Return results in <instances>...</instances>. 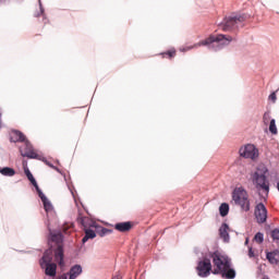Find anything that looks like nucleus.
I'll list each match as a JSON object with an SVG mask.
<instances>
[{"mask_svg": "<svg viewBox=\"0 0 279 279\" xmlns=\"http://www.w3.org/2000/svg\"><path fill=\"white\" fill-rule=\"evenodd\" d=\"M255 217L257 219V223H265V221H267V207H265V204L259 203L256 205Z\"/></svg>", "mask_w": 279, "mask_h": 279, "instance_id": "nucleus-10", "label": "nucleus"}, {"mask_svg": "<svg viewBox=\"0 0 279 279\" xmlns=\"http://www.w3.org/2000/svg\"><path fill=\"white\" fill-rule=\"evenodd\" d=\"M209 258L213 263V271L214 276H221L225 279H235L236 270L232 267V258H230L227 254L221 253L219 251L210 252Z\"/></svg>", "mask_w": 279, "mask_h": 279, "instance_id": "nucleus-1", "label": "nucleus"}, {"mask_svg": "<svg viewBox=\"0 0 279 279\" xmlns=\"http://www.w3.org/2000/svg\"><path fill=\"white\" fill-rule=\"evenodd\" d=\"M269 121V113H264V123Z\"/></svg>", "mask_w": 279, "mask_h": 279, "instance_id": "nucleus-34", "label": "nucleus"}, {"mask_svg": "<svg viewBox=\"0 0 279 279\" xmlns=\"http://www.w3.org/2000/svg\"><path fill=\"white\" fill-rule=\"evenodd\" d=\"M267 168H263V170H258L253 175V181L256 184V189H262V191H265L266 193H269V180H267Z\"/></svg>", "mask_w": 279, "mask_h": 279, "instance_id": "nucleus-5", "label": "nucleus"}, {"mask_svg": "<svg viewBox=\"0 0 279 279\" xmlns=\"http://www.w3.org/2000/svg\"><path fill=\"white\" fill-rule=\"evenodd\" d=\"M114 229L118 230V232H130L132 230V222H118L114 225Z\"/></svg>", "mask_w": 279, "mask_h": 279, "instance_id": "nucleus-19", "label": "nucleus"}, {"mask_svg": "<svg viewBox=\"0 0 279 279\" xmlns=\"http://www.w3.org/2000/svg\"><path fill=\"white\" fill-rule=\"evenodd\" d=\"M45 223L49 232L48 241H51L52 243H57V247L58 245H62V243L64 242V235L62 234V231H52L49 220H47Z\"/></svg>", "mask_w": 279, "mask_h": 279, "instance_id": "nucleus-9", "label": "nucleus"}, {"mask_svg": "<svg viewBox=\"0 0 279 279\" xmlns=\"http://www.w3.org/2000/svg\"><path fill=\"white\" fill-rule=\"evenodd\" d=\"M269 132L271 134H278V128L276 126V119L270 120Z\"/></svg>", "mask_w": 279, "mask_h": 279, "instance_id": "nucleus-24", "label": "nucleus"}, {"mask_svg": "<svg viewBox=\"0 0 279 279\" xmlns=\"http://www.w3.org/2000/svg\"><path fill=\"white\" fill-rule=\"evenodd\" d=\"M219 213L221 217H228V213H230V205L228 203H222L219 207Z\"/></svg>", "mask_w": 279, "mask_h": 279, "instance_id": "nucleus-22", "label": "nucleus"}, {"mask_svg": "<svg viewBox=\"0 0 279 279\" xmlns=\"http://www.w3.org/2000/svg\"><path fill=\"white\" fill-rule=\"evenodd\" d=\"M0 1H5V0H0Z\"/></svg>", "mask_w": 279, "mask_h": 279, "instance_id": "nucleus-38", "label": "nucleus"}, {"mask_svg": "<svg viewBox=\"0 0 279 279\" xmlns=\"http://www.w3.org/2000/svg\"><path fill=\"white\" fill-rule=\"evenodd\" d=\"M89 227L90 228H96V232H97L98 236H108V234H112L111 229L97 226V222L92 221Z\"/></svg>", "mask_w": 279, "mask_h": 279, "instance_id": "nucleus-17", "label": "nucleus"}, {"mask_svg": "<svg viewBox=\"0 0 279 279\" xmlns=\"http://www.w3.org/2000/svg\"><path fill=\"white\" fill-rule=\"evenodd\" d=\"M271 238L274 241H279V228H276L271 231Z\"/></svg>", "mask_w": 279, "mask_h": 279, "instance_id": "nucleus-28", "label": "nucleus"}, {"mask_svg": "<svg viewBox=\"0 0 279 279\" xmlns=\"http://www.w3.org/2000/svg\"><path fill=\"white\" fill-rule=\"evenodd\" d=\"M40 267L49 278H56L58 274V265L53 263V251L47 250L39 259Z\"/></svg>", "mask_w": 279, "mask_h": 279, "instance_id": "nucleus-4", "label": "nucleus"}, {"mask_svg": "<svg viewBox=\"0 0 279 279\" xmlns=\"http://www.w3.org/2000/svg\"><path fill=\"white\" fill-rule=\"evenodd\" d=\"M162 56H168V58H173V56H175V50H169L166 53H163Z\"/></svg>", "mask_w": 279, "mask_h": 279, "instance_id": "nucleus-29", "label": "nucleus"}, {"mask_svg": "<svg viewBox=\"0 0 279 279\" xmlns=\"http://www.w3.org/2000/svg\"><path fill=\"white\" fill-rule=\"evenodd\" d=\"M43 162H45V165H47V167H50V169H54V171L60 172V169H58V167L53 166V163L49 162L46 158L41 159Z\"/></svg>", "mask_w": 279, "mask_h": 279, "instance_id": "nucleus-27", "label": "nucleus"}, {"mask_svg": "<svg viewBox=\"0 0 279 279\" xmlns=\"http://www.w3.org/2000/svg\"><path fill=\"white\" fill-rule=\"evenodd\" d=\"M219 235L225 243H230V226H228V223L223 222L221 225V227L219 228Z\"/></svg>", "mask_w": 279, "mask_h": 279, "instance_id": "nucleus-15", "label": "nucleus"}, {"mask_svg": "<svg viewBox=\"0 0 279 279\" xmlns=\"http://www.w3.org/2000/svg\"><path fill=\"white\" fill-rule=\"evenodd\" d=\"M53 256H54V260L58 263L59 267H64V245L63 244H59L53 250Z\"/></svg>", "mask_w": 279, "mask_h": 279, "instance_id": "nucleus-14", "label": "nucleus"}, {"mask_svg": "<svg viewBox=\"0 0 279 279\" xmlns=\"http://www.w3.org/2000/svg\"><path fill=\"white\" fill-rule=\"evenodd\" d=\"M197 276L199 278H208L213 274V263L210 257L205 256L197 262L196 266Z\"/></svg>", "mask_w": 279, "mask_h": 279, "instance_id": "nucleus-6", "label": "nucleus"}, {"mask_svg": "<svg viewBox=\"0 0 279 279\" xmlns=\"http://www.w3.org/2000/svg\"><path fill=\"white\" fill-rule=\"evenodd\" d=\"M247 243H250V239L246 238L245 245H247Z\"/></svg>", "mask_w": 279, "mask_h": 279, "instance_id": "nucleus-35", "label": "nucleus"}, {"mask_svg": "<svg viewBox=\"0 0 279 279\" xmlns=\"http://www.w3.org/2000/svg\"><path fill=\"white\" fill-rule=\"evenodd\" d=\"M59 279H71L69 272L68 274H63L59 277Z\"/></svg>", "mask_w": 279, "mask_h": 279, "instance_id": "nucleus-32", "label": "nucleus"}, {"mask_svg": "<svg viewBox=\"0 0 279 279\" xmlns=\"http://www.w3.org/2000/svg\"><path fill=\"white\" fill-rule=\"evenodd\" d=\"M11 143H25V134L19 130H13L10 135Z\"/></svg>", "mask_w": 279, "mask_h": 279, "instance_id": "nucleus-16", "label": "nucleus"}, {"mask_svg": "<svg viewBox=\"0 0 279 279\" xmlns=\"http://www.w3.org/2000/svg\"><path fill=\"white\" fill-rule=\"evenodd\" d=\"M248 19L250 15L245 13L227 16L221 23L218 24V27L219 29H222V32H234V29L243 27L244 23Z\"/></svg>", "mask_w": 279, "mask_h": 279, "instance_id": "nucleus-3", "label": "nucleus"}, {"mask_svg": "<svg viewBox=\"0 0 279 279\" xmlns=\"http://www.w3.org/2000/svg\"><path fill=\"white\" fill-rule=\"evenodd\" d=\"M112 279H121V276H116Z\"/></svg>", "mask_w": 279, "mask_h": 279, "instance_id": "nucleus-36", "label": "nucleus"}, {"mask_svg": "<svg viewBox=\"0 0 279 279\" xmlns=\"http://www.w3.org/2000/svg\"><path fill=\"white\" fill-rule=\"evenodd\" d=\"M268 99H270V101H272L274 104H276V99H277V97H276V92H272V93L269 95Z\"/></svg>", "mask_w": 279, "mask_h": 279, "instance_id": "nucleus-30", "label": "nucleus"}, {"mask_svg": "<svg viewBox=\"0 0 279 279\" xmlns=\"http://www.w3.org/2000/svg\"><path fill=\"white\" fill-rule=\"evenodd\" d=\"M34 187L37 191L38 197L41 199V202L44 204V208H45L46 213H49V210H53V205L51 204L49 198H47L45 193H43V190H40V186H38V183L36 185H34Z\"/></svg>", "mask_w": 279, "mask_h": 279, "instance_id": "nucleus-12", "label": "nucleus"}, {"mask_svg": "<svg viewBox=\"0 0 279 279\" xmlns=\"http://www.w3.org/2000/svg\"><path fill=\"white\" fill-rule=\"evenodd\" d=\"M232 41V36L218 34V35H210L208 38L194 44L193 46H185L180 48V51L183 53L186 51H191V49H198V47H207L209 51H221L223 47H228Z\"/></svg>", "mask_w": 279, "mask_h": 279, "instance_id": "nucleus-2", "label": "nucleus"}, {"mask_svg": "<svg viewBox=\"0 0 279 279\" xmlns=\"http://www.w3.org/2000/svg\"><path fill=\"white\" fill-rule=\"evenodd\" d=\"M38 4H39V12L35 13L36 19H38V17L43 16V14H45V8L43 7V1L38 0Z\"/></svg>", "mask_w": 279, "mask_h": 279, "instance_id": "nucleus-25", "label": "nucleus"}, {"mask_svg": "<svg viewBox=\"0 0 279 279\" xmlns=\"http://www.w3.org/2000/svg\"><path fill=\"white\" fill-rule=\"evenodd\" d=\"M20 154L23 158H31L33 160L40 159L36 151H34V146L27 140H25L24 144L20 147Z\"/></svg>", "mask_w": 279, "mask_h": 279, "instance_id": "nucleus-8", "label": "nucleus"}, {"mask_svg": "<svg viewBox=\"0 0 279 279\" xmlns=\"http://www.w3.org/2000/svg\"><path fill=\"white\" fill-rule=\"evenodd\" d=\"M248 257L254 258V250L252 248V246L248 247Z\"/></svg>", "mask_w": 279, "mask_h": 279, "instance_id": "nucleus-31", "label": "nucleus"}, {"mask_svg": "<svg viewBox=\"0 0 279 279\" xmlns=\"http://www.w3.org/2000/svg\"><path fill=\"white\" fill-rule=\"evenodd\" d=\"M0 173L5 178H14V175H16V170H14V168L3 167L0 169Z\"/></svg>", "mask_w": 279, "mask_h": 279, "instance_id": "nucleus-21", "label": "nucleus"}, {"mask_svg": "<svg viewBox=\"0 0 279 279\" xmlns=\"http://www.w3.org/2000/svg\"><path fill=\"white\" fill-rule=\"evenodd\" d=\"M1 128H2V126H1V122H0V130H1Z\"/></svg>", "mask_w": 279, "mask_h": 279, "instance_id": "nucleus-37", "label": "nucleus"}, {"mask_svg": "<svg viewBox=\"0 0 279 279\" xmlns=\"http://www.w3.org/2000/svg\"><path fill=\"white\" fill-rule=\"evenodd\" d=\"M239 154L242 158H251L254 160V158H256V147L252 144H247L240 148Z\"/></svg>", "mask_w": 279, "mask_h": 279, "instance_id": "nucleus-11", "label": "nucleus"}, {"mask_svg": "<svg viewBox=\"0 0 279 279\" xmlns=\"http://www.w3.org/2000/svg\"><path fill=\"white\" fill-rule=\"evenodd\" d=\"M254 241H256V243H263L265 235L262 232H257L254 236Z\"/></svg>", "mask_w": 279, "mask_h": 279, "instance_id": "nucleus-26", "label": "nucleus"}, {"mask_svg": "<svg viewBox=\"0 0 279 279\" xmlns=\"http://www.w3.org/2000/svg\"><path fill=\"white\" fill-rule=\"evenodd\" d=\"M24 173H25L27 180H29L31 184H33V186H36L38 184V182H36V179L34 178V174H32V171H29L26 168V169H24Z\"/></svg>", "mask_w": 279, "mask_h": 279, "instance_id": "nucleus-23", "label": "nucleus"}, {"mask_svg": "<svg viewBox=\"0 0 279 279\" xmlns=\"http://www.w3.org/2000/svg\"><path fill=\"white\" fill-rule=\"evenodd\" d=\"M88 240H90V239L88 238V235H84L83 239H82L83 245H84L85 243H88Z\"/></svg>", "mask_w": 279, "mask_h": 279, "instance_id": "nucleus-33", "label": "nucleus"}, {"mask_svg": "<svg viewBox=\"0 0 279 279\" xmlns=\"http://www.w3.org/2000/svg\"><path fill=\"white\" fill-rule=\"evenodd\" d=\"M77 221L78 223H81V226H83L84 231H85V235L88 238V239H95L97 236V233L93 230V229H87V228H90V223H88V218L86 217H78L77 218Z\"/></svg>", "mask_w": 279, "mask_h": 279, "instance_id": "nucleus-13", "label": "nucleus"}, {"mask_svg": "<svg viewBox=\"0 0 279 279\" xmlns=\"http://www.w3.org/2000/svg\"><path fill=\"white\" fill-rule=\"evenodd\" d=\"M68 276H70V279H76L78 276H82V265L76 264L72 266L68 272Z\"/></svg>", "mask_w": 279, "mask_h": 279, "instance_id": "nucleus-20", "label": "nucleus"}, {"mask_svg": "<svg viewBox=\"0 0 279 279\" xmlns=\"http://www.w3.org/2000/svg\"><path fill=\"white\" fill-rule=\"evenodd\" d=\"M266 258L270 265H279V251L275 250L272 252H267Z\"/></svg>", "mask_w": 279, "mask_h": 279, "instance_id": "nucleus-18", "label": "nucleus"}, {"mask_svg": "<svg viewBox=\"0 0 279 279\" xmlns=\"http://www.w3.org/2000/svg\"><path fill=\"white\" fill-rule=\"evenodd\" d=\"M245 190L238 189L234 190L232 193V199L233 202L242 208L245 213H248L250 210V199L245 195Z\"/></svg>", "mask_w": 279, "mask_h": 279, "instance_id": "nucleus-7", "label": "nucleus"}]
</instances>
